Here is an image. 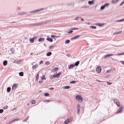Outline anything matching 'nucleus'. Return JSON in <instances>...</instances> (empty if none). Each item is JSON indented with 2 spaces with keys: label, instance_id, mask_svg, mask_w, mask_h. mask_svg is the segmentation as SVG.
<instances>
[{
  "label": "nucleus",
  "instance_id": "nucleus-1",
  "mask_svg": "<svg viewBox=\"0 0 124 124\" xmlns=\"http://www.w3.org/2000/svg\"><path fill=\"white\" fill-rule=\"evenodd\" d=\"M76 99L79 102H81L83 100L82 96L80 95H77L76 97Z\"/></svg>",
  "mask_w": 124,
  "mask_h": 124
},
{
  "label": "nucleus",
  "instance_id": "nucleus-2",
  "mask_svg": "<svg viewBox=\"0 0 124 124\" xmlns=\"http://www.w3.org/2000/svg\"><path fill=\"white\" fill-rule=\"evenodd\" d=\"M124 108V106H121L120 107V108L117 111L116 113V114H117L119 113H122L123 111V110Z\"/></svg>",
  "mask_w": 124,
  "mask_h": 124
},
{
  "label": "nucleus",
  "instance_id": "nucleus-3",
  "mask_svg": "<svg viewBox=\"0 0 124 124\" xmlns=\"http://www.w3.org/2000/svg\"><path fill=\"white\" fill-rule=\"evenodd\" d=\"M114 103H116L118 107L120 106V105L119 101L116 99H115L113 100Z\"/></svg>",
  "mask_w": 124,
  "mask_h": 124
},
{
  "label": "nucleus",
  "instance_id": "nucleus-4",
  "mask_svg": "<svg viewBox=\"0 0 124 124\" xmlns=\"http://www.w3.org/2000/svg\"><path fill=\"white\" fill-rule=\"evenodd\" d=\"M43 8H41L39 9L36 10H35L33 11H32L30 12V13H35L37 12H39L41 11H42L43 10Z\"/></svg>",
  "mask_w": 124,
  "mask_h": 124
},
{
  "label": "nucleus",
  "instance_id": "nucleus-5",
  "mask_svg": "<svg viewBox=\"0 0 124 124\" xmlns=\"http://www.w3.org/2000/svg\"><path fill=\"white\" fill-rule=\"evenodd\" d=\"M109 5L108 3H106L105 4L101 6V10H102L104 9L107 6H108Z\"/></svg>",
  "mask_w": 124,
  "mask_h": 124
},
{
  "label": "nucleus",
  "instance_id": "nucleus-6",
  "mask_svg": "<svg viewBox=\"0 0 124 124\" xmlns=\"http://www.w3.org/2000/svg\"><path fill=\"white\" fill-rule=\"evenodd\" d=\"M96 70L97 72L100 73L101 71V67L98 66Z\"/></svg>",
  "mask_w": 124,
  "mask_h": 124
},
{
  "label": "nucleus",
  "instance_id": "nucleus-7",
  "mask_svg": "<svg viewBox=\"0 0 124 124\" xmlns=\"http://www.w3.org/2000/svg\"><path fill=\"white\" fill-rule=\"evenodd\" d=\"M61 74V72H59L57 73L56 74H54L53 75V77L54 78H57L58 77L59 75H60Z\"/></svg>",
  "mask_w": 124,
  "mask_h": 124
},
{
  "label": "nucleus",
  "instance_id": "nucleus-8",
  "mask_svg": "<svg viewBox=\"0 0 124 124\" xmlns=\"http://www.w3.org/2000/svg\"><path fill=\"white\" fill-rule=\"evenodd\" d=\"M80 37V35H78L72 38H71L70 39L71 40L73 39H76L79 38Z\"/></svg>",
  "mask_w": 124,
  "mask_h": 124
},
{
  "label": "nucleus",
  "instance_id": "nucleus-9",
  "mask_svg": "<svg viewBox=\"0 0 124 124\" xmlns=\"http://www.w3.org/2000/svg\"><path fill=\"white\" fill-rule=\"evenodd\" d=\"M17 87L16 85V84L13 85L12 87V90H14Z\"/></svg>",
  "mask_w": 124,
  "mask_h": 124
},
{
  "label": "nucleus",
  "instance_id": "nucleus-10",
  "mask_svg": "<svg viewBox=\"0 0 124 124\" xmlns=\"http://www.w3.org/2000/svg\"><path fill=\"white\" fill-rule=\"evenodd\" d=\"M113 55H114L112 54H108L105 56V58H106L107 57H109L110 56H113Z\"/></svg>",
  "mask_w": 124,
  "mask_h": 124
},
{
  "label": "nucleus",
  "instance_id": "nucleus-11",
  "mask_svg": "<svg viewBox=\"0 0 124 124\" xmlns=\"http://www.w3.org/2000/svg\"><path fill=\"white\" fill-rule=\"evenodd\" d=\"M95 0H93L92 1H89L88 2V3L89 5H92L93 4L95 1Z\"/></svg>",
  "mask_w": 124,
  "mask_h": 124
},
{
  "label": "nucleus",
  "instance_id": "nucleus-12",
  "mask_svg": "<svg viewBox=\"0 0 124 124\" xmlns=\"http://www.w3.org/2000/svg\"><path fill=\"white\" fill-rule=\"evenodd\" d=\"M38 67V66L37 65H34L32 66V69L33 70H35Z\"/></svg>",
  "mask_w": 124,
  "mask_h": 124
},
{
  "label": "nucleus",
  "instance_id": "nucleus-13",
  "mask_svg": "<svg viewBox=\"0 0 124 124\" xmlns=\"http://www.w3.org/2000/svg\"><path fill=\"white\" fill-rule=\"evenodd\" d=\"M80 107L78 105L77 108V113H78L79 114L80 111Z\"/></svg>",
  "mask_w": 124,
  "mask_h": 124
},
{
  "label": "nucleus",
  "instance_id": "nucleus-14",
  "mask_svg": "<svg viewBox=\"0 0 124 124\" xmlns=\"http://www.w3.org/2000/svg\"><path fill=\"white\" fill-rule=\"evenodd\" d=\"M46 40L50 42H52L53 41V39L50 38H47L46 39Z\"/></svg>",
  "mask_w": 124,
  "mask_h": 124
},
{
  "label": "nucleus",
  "instance_id": "nucleus-15",
  "mask_svg": "<svg viewBox=\"0 0 124 124\" xmlns=\"http://www.w3.org/2000/svg\"><path fill=\"white\" fill-rule=\"evenodd\" d=\"M81 18V17L77 16L76 17L74 20H76L77 21L79 20Z\"/></svg>",
  "mask_w": 124,
  "mask_h": 124
},
{
  "label": "nucleus",
  "instance_id": "nucleus-16",
  "mask_svg": "<svg viewBox=\"0 0 124 124\" xmlns=\"http://www.w3.org/2000/svg\"><path fill=\"white\" fill-rule=\"evenodd\" d=\"M26 13L25 12H19L18 14V15H23L26 14Z\"/></svg>",
  "mask_w": 124,
  "mask_h": 124
},
{
  "label": "nucleus",
  "instance_id": "nucleus-17",
  "mask_svg": "<svg viewBox=\"0 0 124 124\" xmlns=\"http://www.w3.org/2000/svg\"><path fill=\"white\" fill-rule=\"evenodd\" d=\"M59 70L58 68H55L53 70V72H55Z\"/></svg>",
  "mask_w": 124,
  "mask_h": 124
},
{
  "label": "nucleus",
  "instance_id": "nucleus-18",
  "mask_svg": "<svg viewBox=\"0 0 124 124\" xmlns=\"http://www.w3.org/2000/svg\"><path fill=\"white\" fill-rule=\"evenodd\" d=\"M52 54V53L51 52H47L46 54L47 56H49L51 55Z\"/></svg>",
  "mask_w": 124,
  "mask_h": 124
},
{
  "label": "nucleus",
  "instance_id": "nucleus-19",
  "mask_svg": "<svg viewBox=\"0 0 124 124\" xmlns=\"http://www.w3.org/2000/svg\"><path fill=\"white\" fill-rule=\"evenodd\" d=\"M45 40V39L44 38H40L39 39V42H41L42 41H44Z\"/></svg>",
  "mask_w": 124,
  "mask_h": 124
},
{
  "label": "nucleus",
  "instance_id": "nucleus-20",
  "mask_svg": "<svg viewBox=\"0 0 124 124\" xmlns=\"http://www.w3.org/2000/svg\"><path fill=\"white\" fill-rule=\"evenodd\" d=\"M70 119H67L64 122V123L65 124H67L70 122Z\"/></svg>",
  "mask_w": 124,
  "mask_h": 124
},
{
  "label": "nucleus",
  "instance_id": "nucleus-21",
  "mask_svg": "<svg viewBox=\"0 0 124 124\" xmlns=\"http://www.w3.org/2000/svg\"><path fill=\"white\" fill-rule=\"evenodd\" d=\"M74 66V65L73 64H71L69 67V69H71L73 68V67Z\"/></svg>",
  "mask_w": 124,
  "mask_h": 124
},
{
  "label": "nucleus",
  "instance_id": "nucleus-22",
  "mask_svg": "<svg viewBox=\"0 0 124 124\" xmlns=\"http://www.w3.org/2000/svg\"><path fill=\"white\" fill-rule=\"evenodd\" d=\"M79 61H78L77 62H75V64L74 65V66H77L79 64Z\"/></svg>",
  "mask_w": 124,
  "mask_h": 124
},
{
  "label": "nucleus",
  "instance_id": "nucleus-23",
  "mask_svg": "<svg viewBox=\"0 0 124 124\" xmlns=\"http://www.w3.org/2000/svg\"><path fill=\"white\" fill-rule=\"evenodd\" d=\"M7 61L5 60L3 62V65L4 66H6L7 65Z\"/></svg>",
  "mask_w": 124,
  "mask_h": 124
},
{
  "label": "nucleus",
  "instance_id": "nucleus-24",
  "mask_svg": "<svg viewBox=\"0 0 124 124\" xmlns=\"http://www.w3.org/2000/svg\"><path fill=\"white\" fill-rule=\"evenodd\" d=\"M19 120V119H14L12 121H11V122L13 123L15 122L16 121H18Z\"/></svg>",
  "mask_w": 124,
  "mask_h": 124
},
{
  "label": "nucleus",
  "instance_id": "nucleus-25",
  "mask_svg": "<svg viewBox=\"0 0 124 124\" xmlns=\"http://www.w3.org/2000/svg\"><path fill=\"white\" fill-rule=\"evenodd\" d=\"M19 120V119H14L12 121H11V122L13 123L15 122L16 121H18Z\"/></svg>",
  "mask_w": 124,
  "mask_h": 124
},
{
  "label": "nucleus",
  "instance_id": "nucleus-26",
  "mask_svg": "<svg viewBox=\"0 0 124 124\" xmlns=\"http://www.w3.org/2000/svg\"><path fill=\"white\" fill-rule=\"evenodd\" d=\"M19 120V119H14L12 121H11V122L13 123L15 122L16 121H18Z\"/></svg>",
  "mask_w": 124,
  "mask_h": 124
},
{
  "label": "nucleus",
  "instance_id": "nucleus-27",
  "mask_svg": "<svg viewBox=\"0 0 124 124\" xmlns=\"http://www.w3.org/2000/svg\"><path fill=\"white\" fill-rule=\"evenodd\" d=\"M35 39L34 38H32L30 40V41L31 43H33Z\"/></svg>",
  "mask_w": 124,
  "mask_h": 124
},
{
  "label": "nucleus",
  "instance_id": "nucleus-28",
  "mask_svg": "<svg viewBox=\"0 0 124 124\" xmlns=\"http://www.w3.org/2000/svg\"><path fill=\"white\" fill-rule=\"evenodd\" d=\"M118 0H113L112 1V2L113 3H116L118 1Z\"/></svg>",
  "mask_w": 124,
  "mask_h": 124
},
{
  "label": "nucleus",
  "instance_id": "nucleus-29",
  "mask_svg": "<svg viewBox=\"0 0 124 124\" xmlns=\"http://www.w3.org/2000/svg\"><path fill=\"white\" fill-rule=\"evenodd\" d=\"M70 40L69 39L66 40L65 41V43L66 44H68L70 42Z\"/></svg>",
  "mask_w": 124,
  "mask_h": 124
},
{
  "label": "nucleus",
  "instance_id": "nucleus-30",
  "mask_svg": "<svg viewBox=\"0 0 124 124\" xmlns=\"http://www.w3.org/2000/svg\"><path fill=\"white\" fill-rule=\"evenodd\" d=\"M10 51L11 53H12V54H13L15 52V51L14 49L13 48H12L10 49Z\"/></svg>",
  "mask_w": 124,
  "mask_h": 124
},
{
  "label": "nucleus",
  "instance_id": "nucleus-31",
  "mask_svg": "<svg viewBox=\"0 0 124 124\" xmlns=\"http://www.w3.org/2000/svg\"><path fill=\"white\" fill-rule=\"evenodd\" d=\"M19 75L21 76H23V72H21L19 73Z\"/></svg>",
  "mask_w": 124,
  "mask_h": 124
},
{
  "label": "nucleus",
  "instance_id": "nucleus-32",
  "mask_svg": "<svg viewBox=\"0 0 124 124\" xmlns=\"http://www.w3.org/2000/svg\"><path fill=\"white\" fill-rule=\"evenodd\" d=\"M11 90V88L10 87H8L7 88V91L8 92H10Z\"/></svg>",
  "mask_w": 124,
  "mask_h": 124
},
{
  "label": "nucleus",
  "instance_id": "nucleus-33",
  "mask_svg": "<svg viewBox=\"0 0 124 124\" xmlns=\"http://www.w3.org/2000/svg\"><path fill=\"white\" fill-rule=\"evenodd\" d=\"M29 118V116H28L23 121V122H26Z\"/></svg>",
  "mask_w": 124,
  "mask_h": 124
},
{
  "label": "nucleus",
  "instance_id": "nucleus-34",
  "mask_svg": "<svg viewBox=\"0 0 124 124\" xmlns=\"http://www.w3.org/2000/svg\"><path fill=\"white\" fill-rule=\"evenodd\" d=\"M104 25V24H102L101 23H98V24L97 25L99 26H102Z\"/></svg>",
  "mask_w": 124,
  "mask_h": 124
},
{
  "label": "nucleus",
  "instance_id": "nucleus-35",
  "mask_svg": "<svg viewBox=\"0 0 124 124\" xmlns=\"http://www.w3.org/2000/svg\"><path fill=\"white\" fill-rule=\"evenodd\" d=\"M8 108V106L7 105H5L3 107V108L4 109H7Z\"/></svg>",
  "mask_w": 124,
  "mask_h": 124
},
{
  "label": "nucleus",
  "instance_id": "nucleus-36",
  "mask_svg": "<svg viewBox=\"0 0 124 124\" xmlns=\"http://www.w3.org/2000/svg\"><path fill=\"white\" fill-rule=\"evenodd\" d=\"M39 76V73H38V74L36 75V79L37 81L38 80V79Z\"/></svg>",
  "mask_w": 124,
  "mask_h": 124
},
{
  "label": "nucleus",
  "instance_id": "nucleus-37",
  "mask_svg": "<svg viewBox=\"0 0 124 124\" xmlns=\"http://www.w3.org/2000/svg\"><path fill=\"white\" fill-rule=\"evenodd\" d=\"M44 95L45 96H48L49 95V94L48 93H46L44 94Z\"/></svg>",
  "mask_w": 124,
  "mask_h": 124
},
{
  "label": "nucleus",
  "instance_id": "nucleus-38",
  "mask_svg": "<svg viewBox=\"0 0 124 124\" xmlns=\"http://www.w3.org/2000/svg\"><path fill=\"white\" fill-rule=\"evenodd\" d=\"M45 64L46 65H49L50 64V62L48 61H46L45 62Z\"/></svg>",
  "mask_w": 124,
  "mask_h": 124
},
{
  "label": "nucleus",
  "instance_id": "nucleus-39",
  "mask_svg": "<svg viewBox=\"0 0 124 124\" xmlns=\"http://www.w3.org/2000/svg\"><path fill=\"white\" fill-rule=\"evenodd\" d=\"M70 88V87L69 86H65L64 87V88L65 89H69Z\"/></svg>",
  "mask_w": 124,
  "mask_h": 124
},
{
  "label": "nucleus",
  "instance_id": "nucleus-40",
  "mask_svg": "<svg viewBox=\"0 0 124 124\" xmlns=\"http://www.w3.org/2000/svg\"><path fill=\"white\" fill-rule=\"evenodd\" d=\"M90 28L93 29H96V27L95 26H92L90 27Z\"/></svg>",
  "mask_w": 124,
  "mask_h": 124
},
{
  "label": "nucleus",
  "instance_id": "nucleus-41",
  "mask_svg": "<svg viewBox=\"0 0 124 124\" xmlns=\"http://www.w3.org/2000/svg\"><path fill=\"white\" fill-rule=\"evenodd\" d=\"M78 28H72L71 29V30H78Z\"/></svg>",
  "mask_w": 124,
  "mask_h": 124
},
{
  "label": "nucleus",
  "instance_id": "nucleus-42",
  "mask_svg": "<svg viewBox=\"0 0 124 124\" xmlns=\"http://www.w3.org/2000/svg\"><path fill=\"white\" fill-rule=\"evenodd\" d=\"M45 78V76L44 75H43L42 78H41V80H43Z\"/></svg>",
  "mask_w": 124,
  "mask_h": 124
},
{
  "label": "nucleus",
  "instance_id": "nucleus-43",
  "mask_svg": "<svg viewBox=\"0 0 124 124\" xmlns=\"http://www.w3.org/2000/svg\"><path fill=\"white\" fill-rule=\"evenodd\" d=\"M77 82L76 81H71L70 82V83H72V84H74L76 82Z\"/></svg>",
  "mask_w": 124,
  "mask_h": 124
},
{
  "label": "nucleus",
  "instance_id": "nucleus-44",
  "mask_svg": "<svg viewBox=\"0 0 124 124\" xmlns=\"http://www.w3.org/2000/svg\"><path fill=\"white\" fill-rule=\"evenodd\" d=\"M122 32V31H119L118 32H116L115 33V34H119V33H121Z\"/></svg>",
  "mask_w": 124,
  "mask_h": 124
},
{
  "label": "nucleus",
  "instance_id": "nucleus-45",
  "mask_svg": "<svg viewBox=\"0 0 124 124\" xmlns=\"http://www.w3.org/2000/svg\"><path fill=\"white\" fill-rule=\"evenodd\" d=\"M124 21V19L120 20H118L117 22H120Z\"/></svg>",
  "mask_w": 124,
  "mask_h": 124
},
{
  "label": "nucleus",
  "instance_id": "nucleus-46",
  "mask_svg": "<svg viewBox=\"0 0 124 124\" xmlns=\"http://www.w3.org/2000/svg\"><path fill=\"white\" fill-rule=\"evenodd\" d=\"M31 103L33 104H34L35 103V101L34 100L32 101L31 102Z\"/></svg>",
  "mask_w": 124,
  "mask_h": 124
},
{
  "label": "nucleus",
  "instance_id": "nucleus-47",
  "mask_svg": "<svg viewBox=\"0 0 124 124\" xmlns=\"http://www.w3.org/2000/svg\"><path fill=\"white\" fill-rule=\"evenodd\" d=\"M3 110L2 109H0V113H2L3 112Z\"/></svg>",
  "mask_w": 124,
  "mask_h": 124
},
{
  "label": "nucleus",
  "instance_id": "nucleus-48",
  "mask_svg": "<svg viewBox=\"0 0 124 124\" xmlns=\"http://www.w3.org/2000/svg\"><path fill=\"white\" fill-rule=\"evenodd\" d=\"M107 84H108L109 85H111L112 84V83L111 82L109 83V82H107Z\"/></svg>",
  "mask_w": 124,
  "mask_h": 124
},
{
  "label": "nucleus",
  "instance_id": "nucleus-49",
  "mask_svg": "<svg viewBox=\"0 0 124 124\" xmlns=\"http://www.w3.org/2000/svg\"><path fill=\"white\" fill-rule=\"evenodd\" d=\"M55 37H56V36L53 35H52L51 36V38H54Z\"/></svg>",
  "mask_w": 124,
  "mask_h": 124
},
{
  "label": "nucleus",
  "instance_id": "nucleus-50",
  "mask_svg": "<svg viewBox=\"0 0 124 124\" xmlns=\"http://www.w3.org/2000/svg\"><path fill=\"white\" fill-rule=\"evenodd\" d=\"M73 32V31H69L68 33H72Z\"/></svg>",
  "mask_w": 124,
  "mask_h": 124
},
{
  "label": "nucleus",
  "instance_id": "nucleus-51",
  "mask_svg": "<svg viewBox=\"0 0 124 124\" xmlns=\"http://www.w3.org/2000/svg\"><path fill=\"white\" fill-rule=\"evenodd\" d=\"M53 77V75H51L50 77V78L52 79Z\"/></svg>",
  "mask_w": 124,
  "mask_h": 124
},
{
  "label": "nucleus",
  "instance_id": "nucleus-52",
  "mask_svg": "<svg viewBox=\"0 0 124 124\" xmlns=\"http://www.w3.org/2000/svg\"><path fill=\"white\" fill-rule=\"evenodd\" d=\"M120 62H122V64L124 65V61H120Z\"/></svg>",
  "mask_w": 124,
  "mask_h": 124
},
{
  "label": "nucleus",
  "instance_id": "nucleus-53",
  "mask_svg": "<svg viewBox=\"0 0 124 124\" xmlns=\"http://www.w3.org/2000/svg\"><path fill=\"white\" fill-rule=\"evenodd\" d=\"M43 63V61H40V63H39V64H41V63Z\"/></svg>",
  "mask_w": 124,
  "mask_h": 124
},
{
  "label": "nucleus",
  "instance_id": "nucleus-54",
  "mask_svg": "<svg viewBox=\"0 0 124 124\" xmlns=\"http://www.w3.org/2000/svg\"><path fill=\"white\" fill-rule=\"evenodd\" d=\"M53 46H50L49 47V49H51L52 48Z\"/></svg>",
  "mask_w": 124,
  "mask_h": 124
},
{
  "label": "nucleus",
  "instance_id": "nucleus-55",
  "mask_svg": "<svg viewBox=\"0 0 124 124\" xmlns=\"http://www.w3.org/2000/svg\"><path fill=\"white\" fill-rule=\"evenodd\" d=\"M54 89V88L53 87H51L49 88V89L50 90H52Z\"/></svg>",
  "mask_w": 124,
  "mask_h": 124
},
{
  "label": "nucleus",
  "instance_id": "nucleus-56",
  "mask_svg": "<svg viewBox=\"0 0 124 124\" xmlns=\"http://www.w3.org/2000/svg\"><path fill=\"white\" fill-rule=\"evenodd\" d=\"M44 101L45 102H49L50 101V100H45Z\"/></svg>",
  "mask_w": 124,
  "mask_h": 124
},
{
  "label": "nucleus",
  "instance_id": "nucleus-57",
  "mask_svg": "<svg viewBox=\"0 0 124 124\" xmlns=\"http://www.w3.org/2000/svg\"><path fill=\"white\" fill-rule=\"evenodd\" d=\"M124 3V1L123 2H122L121 3V4H120V5L121 6V5H123Z\"/></svg>",
  "mask_w": 124,
  "mask_h": 124
},
{
  "label": "nucleus",
  "instance_id": "nucleus-58",
  "mask_svg": "<svg viewBox=\"0 0 124 124\" xmlns=\"http://www.w3.org/2000/svg\"><path fill=\"white\" fill-rule=\"evenodd\" d=\"M81 20L82 21H84V19L83 18H81Z\"/></svg>",
  "mask_w": 124,
  "mask_h": 124
},
{
  "label": "nucleus",
  "instance_id": "nucleus-59",
  "mask_svg": "<svg viewBox=\"0 0 124 124\" xmlns=\"http://www.w3.org/2000/svg\"><path fill=\"white\" fill-rule=\"evenodd\" d=\"M12 122L11 121L9 122V123L8 124H12Z\"/></svg>",
  "mask_w": 124,
  "mask_h": 124
},
{
  "label": "nucleus",
  "instance_id": "nucleus-60",
  "mask_svg": "<svg viewBox=\"0 0 124 124\" xmlns=\"http://www.w3.org/2000/svg\"><path fill=\"white\" fill-rule=\"evenodd\" d=\"M12 122L11 121L9 122V123L8 124H12Z\"/></svg>",
  "mask_w": 124,
  "mask_h": 124
},
{
  "label": "nucleus",
  "instance_id": "nucleus-61",
  "mask_svg": "<svg viewBox=\"0 0 124 124\" xmlns=\"http://www.w3.org/2000/svg\"><path fill=\"white\" fill-rule=\"evenodd\" d=\"M67 56L68 57H70V55L69 54H68L67 55Z\"/></svg>",
  "mask_w": 124,
  "mask_h": 124
},
{
  "label": "nucleus",
  "instance_id": "nucleus-62",
  "mask_svg": "<svg viewBox=\"0 0 124 124\" xmlns=\"http://www.w3.org/2000/svg\"><path fill=\"white\" fill-rule=\"evenodd\" d=\"M42 82H43V81H39V82L40 83H41Z\"/></svg>",
  "mask_w": 124,
  "mask_h": 124
},
{
  "label": "nucleus",
  "instance_id": "nucleus-63",
  "mask_svg": "<svg viewBox=\"0 0 124 124\" xmlns=\"http://www.w3.org/2000/svg\"><path fill=\"white\" fill-rule=\"evenodd\" d=\"M110 71V70H107V72H109Z\"/></svg>",
  "mask_w": 124,
  "mask_h": 124
},
{
  "label": "nucleus",
  "instance_id": "nucleus-64",
  "mask_svg": "<svg viewBox=\"0 0 124 124\" xmlns=\"http://www.w3.org/2000/svg\"><path fill=\"white\" fill-rule=\"evenodd\" d=\"M34 63V62H32V63H31V65H33Z\"/></svg>",
  "mask_w": 124,
  "mask_h": 124
}]
</instances>
